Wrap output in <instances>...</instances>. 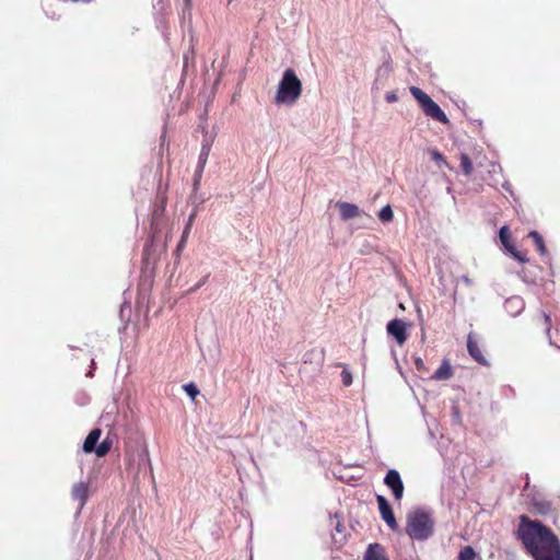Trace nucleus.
<instances>
[{
  "instance_id": "nucleus-1",
  "label": "nucleus",
  "mask_w": 560,
  "mask_h": 560,
  "mask_svg": "<svg viewBox=\"0 0 560 560\" xmlns=\"http://www.w3.org/2000/svg\"><path fill=\"white\" fill-rule=\"evenodd\" d=\"M515 537L534 560H560V540L541 522L520 515Z\"/></svg>"
},
{
  "instance_id": "nucleus-2",
  "label": "nucleus",
  "mask_w": 560,
  "mask_h": 560,
  "mask_svg": "<svg viewBox=\"0 0 560 560\" xmlns=\"http://www.w3.org/2000/svg\"><path fill=\"white\" fill-rule=\"evenodd\" d=\"M405 530L411 539L423 541L433 535L434 521L429 512L417 509L407 514Z\"/></svg>"
},
{
  "instance_id": "nucleus-3",
  "label": "nucleus",
  "mask_w": 560,
  "mask_h": 560,
  "mask_svg": "<svg viewBox=\"0 0 560 560\" xmlns=\"http://www.w3.org/2000/svg\"><path fill=\"white\" fill-rule=\"evenodd\" d=\"M301 94L302 82L293 69H287L277 89L275 97L276 104L293 105L300 98Z\"/></svg>"
},
{
  "instance_id": "nucleus-4",
  "label": "nucleus",
  "mask_w": 560,
  "mask_h": 560,
  "mask_svg": "<svg viewBox=\"0 0 560 560\" xmlns=\"http://www.w3.org/2000/svg\"><path fill=\"white\" fill-rule=\"evenodd\" d=\"M411 95L417 100L423 113L433 118L436 121H440L444 125L448 124L450 120L445 113L441 109V107L420 88L411 86L410 88Z\"/></svg>"
},
{
  "instance_id": "nucleus-5",
  "label": "nucleus",
  "mask_w": 560,
  "mask_h": 560,
  "mask_svg": "<svg viewBox=\"0 0 560 560\" xmlns=\"http://www.w3.org/2000/svg\"><path fill=\"white\" fill-rule=\"evenodd\" d=\"M102 435V430L100 428H95L90 431L88 436L83 442L82 450L84 453H95L97 457L106 456L113 447V440L109 435H107L98 445L97 442Z\"/></svg>"
},
{
  "instance_id": "nucleus-6",
  "label": "nucleus",
  "mask_w": 560,
  "mask_h": 560,
  "mask_svg": "<svg viewBox=\"0 0 560 560\" xmlns=\"http://www.w3.org/2000/svg\"><path fill=\"white\" fill-rule=\"evenodd\" d=\"M500 241L504 248L512 255L514 259L520 262H527L528 258L525 253L520 252L515 245L511 242L510 230L506 225L502 226L499 232Z\"/></svg>"
},
{
  "instance_id": "nucleus-7",
  "label": "nucleus",
  "mask_w": 560,
  "mask_h": 560,
  "mask_svg": "<svg viewBox=\"0 0 560 560\" xmlns=\"http://www.w3.org/2000/svg\"><path fill=\"white\" fill-rule=\"evenodd\" d=\"M376 501H377L380 514H381V517L383 518V521L387 524V526L392 530L397 532L399 529V526L395 518L392 506L388 503V501L386 500V498L383 495H377Z\"/></svg>"
},
{
  "instance_id": "nucleus-8",
  "label": "nucleus",
  "mask_w": 560,
  "mask_h": 560,
  "mask_svg": "<svg viewBox=\"0 0 560 560\" xmlns=\"http://www.w3.org/2000/svg\"><path fill=\"white\" fill-rule=\"evenodd\" d=\"M384 482L393 491L396 500H400L402 498L405 488L397 470L389 469L384 478Z\"/></svg>"
},
{
  "instance_id": "nucleus-9",
  "label": "nucleus",
  "mask_w": 560,
  "mask_h": 560,
  "mask_svg": "<svg viewBox=\"0 0 560 560\" xmlns=\"http://www.w3.org/2000/svg\"><path fill=\"white\" fill-rule=\"evenodd\" d=\"M388 335L393 336L396 342L401 346L407 340V328L402 319L395 318L388 322L386 326Z\"/></svg>"
},
{
  "instance_id": "nucleus-10",
  "label": "nucleus",
  "mask_w": 560,
  "mask_h": 560,
  "mask_svg": "<svg viewBox=\"0 0 560 560\" xmlns=\"http://www.w3.org/2000/svg\"><path fill=\"white\" fill-rule=\"evenodd\" d=\"M467 350L470 357L483 366H489V361L486 355L482 353L478 341L476 340V335L474 332H469L467 336Z\"/></svg>"
},
{
  "instance_id": "nucleus-11",
  "label": "nucleus",
  "mask_w": 560,
  "mask_h": 560,
  "mask_svg": "<svg viewBox=\"0 0 560 560\" xmlns=\"http://www.w3.org/2000/svg\"><path fill=\"white\" fill-rule=\"evenodd\" d=\"M72 499L79 502L80 509L83 508L89 498V485L81 481L75 483L71 490Z\"/></svg>"
},
{
  "instance_id": "nucleus-12",
  "label": "nucleus",
  "mask_w": 560,
  "mask_h": 560,
  "mask_svg": "<svg viewBox=\"0 0 560 560\" xmlns=\"http://www.w3.org/2000/svg\"><path fill=\"white\" fill-rule=\"evenodd\" d=\"M364 560H389L381 544H371L364 555Z\"/></svg>"
},
{
  "instance_id": "nucleus-13",
  "label": "nucleus",
  "mask_w": 560,
  "mask_h": 560,
  "mask_svg": "<svg viewBox=\"0 0 560 560\" xmlns=\"http://www.w3.org/2000/svg\"><path fill=\"white\" fill-rule=\"evenodd\" d=\"M454 374L453 368L447 359L442 361L440 368L433 373L431 376L432 380L435 381H447Z\"/></svg>"
},
{
  "instance_id": "nucleus-14",
  "label": "nucleus",
  "mask_w": 560,
  "mask_h": 560,
  "mask_svg": "<svg viewBox=\"0 0 560 560\" xmlns=\"http://www.w3.org/2000/svg\"><path fill=\"white\" fill-rule=\"evenodd\" d=\"M338 207L340 210L341 218L345 220L355 218L359 214V207L357 205L349 202H340Z\"/></svg>"
},
{
  "instance_id": "nucleus-15",
  "label": "nucleus",
  "mask_w": 560,
  "mask_h": 560,
  "mask_svg": "<svg viewBox=\"0 0 560 560\" xmlns=\"http://www.w3.org/2000/svg\"><path fill=\"white\" fill-rule=\"evenodd\" d=\"M528 237H530L534 241L536 249L539 252L540 255L544 256L547 254V248L544 238L537 231L529 232Z\"/></svg>"
},
{
  "instance_id": "nucleus-16",
  "label": "nucleus",
  "mask_w": 560,
  "mask_h": 560,
  "mask_svg": "<svg viewBox=\"0 0 560 560\" xmlns=\"http://www.w3.org/2000/svg\"><path fill=\"white\" fill-rule=\"evenodd\" d=\"M459 160H460L462 172L466 176H470L474 171L472 162H471L470 158L466 153H460Z\"/></svg>"
},
{
  "instance_id": "nucleus-17",
  "label": "nucleus",
  "mask_w": 560,
  "mask_h": 560,
  "mask_svg": "<svg viewBox=\"0 0 560 560\" xmlns=\"http://www.w3.org/2000/svg\"><path fill=\"white\" fill-rule=\"evenodd\" d=\"M429 153L431 159L438 164L440 168L443 166L448 167L450 170L452 168L445 160L444 155L438 149H430Z\"/></svg>"
},
{
  "instance_id": "nucleus-18",
  "label": "nucleus",
  "mask_w": 560,
  "mask_h": 560,
  "mask_svg": "<svg viewBox=\"0 0 560 560\" xmlns=\"http://www.w3.org/2000/svg\"><path fill=\"white\" fill-rule=\"evenodd\" d=\"M195 217H196V212H194V213H191L189 215L188 222L186 223V226H185V229L183 231V235H182V240H180V242L178 244V248H182L185 245L187 236H188V234H189V232L191 230Z\"/></svg>"
},
{
  "instance_id": "nucleus-19",
  "label": "nucleus",
  "mask_w": 560,
  "mask_h": 560,
  "mask_svg": "<svg viewBox=\"0 0 560 560\" xmlns=\"http://www.w3.org/2000/svg\"><path fill=\"white\" fill-rule=\"evenodd\" d=\"M476 558V552L472 547L466 546L464 547L457 557V560H474Z\"/></svg>"
},
{
  "instance_id": "nucleus-20",
  "label": "nucleus",
  "mask_w": 560,
  "mask_h": 560,
  "mask_svg": "<svg viewBox=\"0 0 560 560\" xmlns=\"http://www.w3.org/2000/svg\"><path fill=\"white\" fill-rule=\"evenodd\" d=\"M394 218L393 210L389 205L383 207L378 213V219L382 222H390Z\"/></svg>"
},
{
  "instance_id": "nucleus-21",
  "label": "nucleus",
  "mask_w": 560,
  "mask_h": 560,
  "mask_svg": "<svg viewBox=\"0 0 560 560\" xmlns=\"http://www.w3.org/2000/svg\"><path fill=\"white\" fill-rule=\"evenodd\" d=\"M209 152H210V147L203 144L201 148L200 155H199V161H198V166H197L198 168H205L207 161H208Z\"/></svg>"
},
{
  "instance_id": "nucleus-22",
  "label": "nucleus",
  "mask_w": 560,
  "mask_h": 560,
  "mask_svg": "<svg viewBox=\"0 0 560 560\" xmlns=\"http://www.w3.org/2000/svg\"><path fill=\"white\" fill-rule=\"evenodd\" d=\"M183 389L191 399H195L199 395V389L194 383L185 384Z\"/></svg>"
},
{
  "instance_id": "nucleus-23",
  "label": "nucleus",
  "mask_w": 560,
  "mask_h": 560,
  "mask_svg": "<svg viewBox=\"0 0 560 560\" xmlns=\"http://www.w3.org/2000/svg\"><path fill=\"white\" fill-rule=\"evenodd\" d=\"M541 318H542V327L546 330V332L549 334L550 329H551V318H550V315H548L546 313H541Z\"/></svg>"
},
{
  "instance_id": "nucleus-24",
  "label": "nucleus",
  "mask_w": 560,
  "mask_h": 560,
  "mask_svg": "<svg viewBox=\"0 0 560 560\" xmlns=\"http://www.w3.org/2000/svg\"><path fill=\"white\" fill-rule=\"evenodd\" d=\"M202 173H203V168L197 167L195 175H194V190H197L199 188Z\"/></svg>"
},
{
  "instance_id": "nucleus-25",
  "label": "nucleus",
  "mask_w": 560,
  "mask_h": 560,
  "mask_svg": "<svg viewBox=\"0 0 560 560\" xmlns=\"http://www.w3.org/2000/svg\"><path fill=\"white\" fill-rule=\"evenodd\" d=\"M342 383L345 386H349L352 383V377L349 373L342 372Z\"/></svg>"
},
{
  "instance_id": "nucleus-26",
  "label": "nucleus",
  "mask_w": 560,
  "mask_h": 560,
  "mask_svg": "<svg viewBox=\"0 0 560 560\" xmlns=\"http://www.w3.org/2000/svg\"><path fill=\"white\" fill-rule=\"evenodd\" d=\"M385 100H386L388 103H395V102H397V101H398V97H397L396 93H394V92H389V93H387V94H386Z\"/></svg>"
},
{
  "instance_id": "nucleus-27",
  "label": "nucleus",
  "mask_w": 560,
  "mask_h": 560,
  "mask_svg": "<svg viewBox=\"0 0 560 560\" xmlns=\"http://www.w3.org/2000/svg\"><path fill=\"white\" fill-rule=\"evenodd\" d=\"M415 364L419 372H422L425 370L424 362L420 358L415 360Z\"/></svg>"
},
{
  "instance_id": "nucleus-28",
  "label": "nucleus",
  "mask_w": 560,
  "mask_h": 560,
  "mask_svg": "<svg viewBox=\"0 0 560 560\" xmlns=\"http://www.w3.org/2000/svg\"><path fill=\"white\" fill-rule=\"evenodd\" d=\"M208 277H209V276H206L201 281H199V282H198L194 288H191L189 291H190V292H194V291L198 290L199 288H201V287L206 283V281H207V279H208Z\"/></svg>"
}]
</instances>
